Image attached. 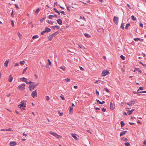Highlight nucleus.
<instances>
[{
    "label": "nucleus",
    "instance_id": "nucleus-56",
    "mask_svg": "<svg viewBox=\"0 0 146 146\" xmlns=\"http://www.w3.org/2000/svg\"><path fill=\"white\" fill-rule=\"evenodd\" d=\"M13 11L12 10V12L11 13V16L12 17H14V15L13 14Z\"/></svg>",
    "mask_w": 146,
    "mask_h": 146
},
{
    "label": "nucleus",
    "instance_id": "nucleus-12",
    "mask_svg": "<svg viewBox=\"0 0 146 146\" xmlns=\"http://www.w3.org/2000/svg\"><path fill=\"white\" fill-rule=\"evenodd\" d=\"M127 132V131H125L121 132L120 134V136L121 137L122 136L125 135V133Z\"/></svg>",
    "mask_w": 146,
    "mask_h": 146
},
{
    "label": "nucleus",
    "instance_id": "nucleus-48",
    "mask_svg": "<svg viewBox=\"0 0 146 146\" xmlns=\"http://www.w3.org/2000/svg\"><path fill=\"white\" fill-rule=\"evenodd\" d=\"M53 10L56 13L58 12V11L55 8L53 9Z\"/></svg>",
    "mask_w": 146,
    "mask_h": 146
},
{
    "label": "nucleus",
    "instance_id": "nucleus-2",
    "mask_svg": "<svg viewBox=\"0 0 146 146\" xmlns=\"http://www.w3.org/2000/svg\"><path fill=\"white\" fill-rule=\"evenodd\" d=\"M26 101H22L21 102V104L19 105L18 107L20 108H21L22 107L25 108L26 106Z\"/></svg>",
    "mask_w": 146,
    "mask_h": 146
},
{
    "label": "nucleus",
    "instance_id": "nucleus-37",
    "mask_svg": "<svg viewBox=\"0 0 146 146\" xmlns=\"http://www.w3.org/2000/svg\"><path fill=\"white\" fill-rule=\"evenodd\" d=\"M27 68V67L23 70V74H24L25 73V72H26Z\"/></svg>",
    "mask_w": 146,
    "mask_h": 146
},
{
    "label": "nucleus",
    "instance_id": "nucleus-41",
    "mask_svg": "<svg viewBox=\"0 0 146 146\" xmlns=\"http://www.w3.org/2000/svg\"><path fill=\"white\" fill-rule=\"evenodd\" d=\"M60 98L62 99L63 100H65V98H64V96L63 95H61L60 96Z\"/></svg>",
    "mask_w": 146,
    "mask_h": 146
},
{
    "label": "nucleus",
    "instance_id": "nucleus-40",
    "mask_svg": "<svg viewBox=\"0 0 146 146\" xmlns=\"http://www.w3.org/2000/svg\"><path fill=\"white\" fill-rule=\"evenodd\" d=\"M134 40H135V41H138V40H140L141 39H140L139 38H134Z\"/></svg>",
    "mask_w": 146,
    "mask_h": 146
},
{
    "label": "nucleus",
    "instance_id": "nucleus-47",
    "mask_svg": "<svg viewBox=\"0 0 146 146\" xmlns=\"http://www.w3.org/2000/svg\"><path fill=\"white\" fill-rule=\"evenodd\" d=\"M46 32L45 31V30L42 31L41 33V35H43L44 33H45Z\"/></svg>",
    "mask_w": 146,
    "mask_h": 146
},
{
    "label": "nucleus",
    "instance_id": "nucleus-39",
    "mask_svg": "<svg viewBox=\"0 0 146 146\" xmlns=\"http://www.w3.org/2000/svg\"><path fill=\"white\" fill-rule=\"evenodd\" d=\"M14 66L16 67L17 66H18L19 65V64L18 63H14Z\"/></svg>",
    "mask_w": 146,
    "mask_h": 146
},
{
    "label": "nucleus",
    "instance_id": "nucleus-34",
    "mask_svg": "<svg viewBox=\"0 0 146 146\" xmlns=\"http://www.w3.org/2000/svg\"><path fill=\"white\" fill-rule=\"evenodd\" d=\"M130 24L129 23H128V24H127L126 25L125 29H128L129 27L130 26Z\"/></svg>",
    "mask_w": 146,
    "mask_h": 146
},
{
    "label": "nucleus",
    "instance_id": "nucleus-5",
    "mask_svg": "<svg viewBox=\"0 0 146 146\" xmlns=\"http://www.w3.org/2000/svg\"><path fill=\"white\" fill-rule=\"evenodd\" d=\"M56 34V33H55L51 35H49L48 37V39L49 40H52L54 36H55Z\"/></svg>",
    "mask_w": 146,
    "mask_h": 146
},
{
    "label": "nucleus",
    "instance_id": "nucleus-49",
    "mask_svg": "<svg viewBox=\"0 0 146 146\" xmlns=\"http://www.w3.org/2000/svg\"><path fill=\"white\" fill-rule=\"evenodd\" d=\"M48 64H49V65H51V61H50V60L48 59Z\"/></svg>",
    "mask_w": 146,
    "mask_h": 146
},
{
    "label": "nucleus",
    "instance_id": "nucleus-64",
    "mask_svg": "<svg viewBox=\"0 0 146 146\" xmlns=\"http://www.w3.org/2000/svg\"><path fill=\"white\" fill-rule=\"evenodd\" d=\"M143 143L146 146V140L144 141Z\"/></svg>",
    "mask_w": 146,
    "mask_h": 146
},
{
    "label": "nucleus",
    "instance_id": "nucleus-10",
    "mask_svg": "<svg viewBox=\"0 0 146 146\" xmlns=\"http://www.w3.org/2000/svg\"><path fill=\"white\" fill-rule=\"evenodd\" d=\"M13 79V77L12 75H10L9 77L8 80L9 82H12Z\"/></svg>",
    "mask_w": 146,
    "mask_h": 146
},
{
    "label": "nucleus",
    "instance_id": "nucleus-30",
    "mask_svg": "<svg viewBox=\"0 0 146 146\" xmlns=\"http://www.w3.org/2000/svg\"><path fill=\"white\" fill-rule=\"evenodd\" d=\"M120 58L123 60H124L125 59V57L123 56L122 55H121L120 56Z\"/></svg>",
    "mask_w": 146,
    "mask_h": 146
},
{
    "label": "nucleus",
    "instance_id": "nucleus-22",
    "mask_svg": "<svg viewBox=\"0 0 146 146\" xmlns=\"http://www.w3.org/2000/svg\"><path fill=\"white\" fill-rule=\"evenodd\" d=\"M17 34L19 37V38H21L22 36L20 34V33L19 32H18L17 33Z\"/></svg>",
    "mask_w": 146,
    "mask_h": 146
},
{
    "label": "nucleus",
    "instance_id": "nucleus-9",
    "mask_svg": "<svg viewBox=\"0 0 146 146\" xmlns=\"http://www.w3.org/2000/svg\"><path fill=\"white\" fill-rule=\"evenodd\" d=\"M115 108V105L111 102L110 103V108L111 110H113Z\"/></svg>",
    "mask_w": 146,
    "mask_h": 146
},
{
    "label": "nucleus",
    "instance_id": "nucleus-35",
    "mask_svg": "<svg viewBox=\"0 0 146 146\" xmlns=\"http://www.w3.org/2000/svg\"><path fill=\"white\" fill-rule=\"evenodd\" d=\"M45 97L46 98V100L47 101H49L50 99V98L48 96H46Z\"/></svg>",
    "mask_w": 146,
    "mask_h": 146
},
{
    "label": "nucleus",
    "instance_id": "nucleus-52",
    "mask_svg": "<svg viewBox=\"0 0 146 146\" xmlns=\"http://www.w3.org/2000/svg\"><path fill=\"white\" fill-rule=\"evenodd\" d=\"M105 102H104V101H102V102H100V103H100V104H103L104 103H105Z\"/></svg>",
    "mask_w": 146,
    "mask_h": 146
},
{
    "label": "nucleus",
    "instance_id": "nucleus-8",
    "mask_svg": "<svg viewBox=\"0 0 146 146\" xmlns=\"http://www.w3.org/2000/svg\"><path fill=\"white\" fill-rule=\"evenodd\" d=\"M119 20L118 17H116L114 16L113 18V21L115 23L116 25H117L118 23V21Z\"/></svg>",
    "mask_w": 146,
    "mask_h": 146
},
{
    "label": "nucleus",
    "instance_id": "nucleus-38",
    "mask_svg": "<svg viewBox=\"0 0 146 146\" xmlns=\"http://www.w3.org/2000/svg\"><path fill=\"white\" fill-rule=\"evenodd\" d=\"M11 21V25H12V27H14V24L13 21V20H12Z\"/></svg>",
    "mask_w": 146,
    "mask_h": 146
},
{
    "label": "nucleus",
    "instance_id": "nucleus-21",
    "mask_svg": "<svg viewBox=\"0 0 146 146\" xmlns=\"http://www.w3.org/2000/svg\"><path fill=\"white\" fill-rule=\"evenodd\" d=\"M47 22L50 24L53 25V22L51 21H49V20H48L47 21Z\"/></svg>",
    "mask_w": 146,
    "mask_h": 146
},
{
    "label": "nucleus",
    "instance_id": "nucleus-44",
    "mask_svg": "<svg viewBox=\"0 0 146 146\" xmlns=\"http://www.w3.org/2000/svg\"><path fill=\"white\" fill-rule=\"evenodd\" d=\"M6 130L7 131H13L12 130V129L11 128H9L7 129H6Z\"/></svg>",
    "mask_w": 146,
    "mask_h": 146
},
{
    "label": "nucleus",
    "instance_id": "nucleus-29",
    "mask_svg": "<svg viewBox=\"0 0 146 146\" xmlns=\"http://www.w3.org/2000/svg\"><path fill=\"white\" fill-rule=\"evenodd\" d=\"M125 145L126 146H129V145H130V144L127 142H126L125 143Z\"/></svg>",
    "mask_w": 146,
    "mask_h": 146
},
{
    "label": "nucleus",
    "instance_id": "nucleus-54",
    "mask_svg": "<svg viewBox=\"0 0 146 146\" xmlns=\"http://www.w3.org/2000/svg\"><path fill=\"white\" fill-rule=\"evenodd\" d=\"M102 111L105 112L106 111V110L105 108H103L102 109Z\"/></svg>",
    "mask_w": 146,
    "mask_h": 146
},
{
    "label": "nucleus",
    "instance_id": "nucleus-57",
    "mask_svg": "<svg viewBox=\"0 0 146 146\" xmlns=\"http://www.w3.org/2000/svg\"><path fill=\"white\" fill-rule=\"evenodd\" d=\"M22 81H24V82H25L27 84H29V82H28V81H27V80H22Z\"/></svg>",
    "mask_w": 146,
    "mask_h": 146
},
{
    "label": "nucleus",
    "instance_id": "nucleus-26",
    "mask_svg": "<svg viewBox=\"0 0 146 146\" xmlns=\"http://www.w3.org/2000/svg\"><path fill=\"white\" fill-rule=\"evenodd\" d=\"M132 19L133 20V21H135L136 19V17H135L133 15H132L131 17Z\"/></svg>",
    "mask_w": 146,
    "mask_h": 146
},
{
    "label": "nucleus",
    "instance_id": "nucleus-7",
    "mask_svg": "<svg viewBox=\"0 0 146 146\" xmlns=\"http://www.w3.org/2000/svg\"><path fill=\"white\" fill-rule=\"evenodd\" d=\"M31 95L34 98L36 97L37 96L36 90L33 91L32 92Z\"/></svg>",
    "mask_w": 146,
    "mask_h": 146
},
{
    "label": "nucleus",
    "instance_id": "nucleus-31",
    "mask_svg": "<svg viewBox=\"0 0 146 146\" xmlns=\"http://www.w3.org/2000/svg\"><path fill=\"white\" fill-rule=\"evenodd\" d=\"M19 62L21 64L23 65L24 64V63L25 62L24 60H23L20 61Z\"/></svg>",
    "mask_w": 146,
    "mask_h": 146
},
{
    "label": "nucleus",
    "instance_id": "nucleus-53",
    "mask_svg": "<svg viewBox=\"0 0 146 146\" xmlns=\"http://www.w3.org/2000/svg\"><path fill=\"white\" fill-rule=\"evenodd\" d=\"M15 6L16 8H17L18 9H19V8L18 7V6L16 4H15Z\"/></svg>",
    "mask_w": 146,
    "mask_h": 146
},
{
    "label": "nucleus",
    "instance_id": "nucleus-58",
    "mask_svg": "<svg viewBox=\"0 0 146 146\" xmlns=\"http://www.w3.org/2000/svg\"><path fill=\"white\" fill-rule=\"evenodd\" d=\"M140 63L143 66H146V64H143L141 62H140Z\"/></svg>",
    "mask_w": 146,
    "mask_h": 146
},
{
    "label": "nucleus",
    "instance_id": "nucleus-36",
    "mask_svg": "<svg viewBox=\"0 0 146 146\" xmlns=\"http://www.w3.org/2000/svg\"><path fill=\"white\" fill-rule=\"evenodd\" d=\"M127 114H128L129 115H131L132 113L130 111V110H128V112H127Z\"/></svg>",
    "mask_w": 146,
    "mask_h": 146
},
{
    "label": "nucleus",
    "instance_id": "nucleus-14",
    "mask_svg": "<svg viewBox=\"0 0 146 146\" xmlns=\"http://www.w3.org/2000/svg\"><path fill=\"white\" fill-rule=\"evenodd\" d=\"M17 143L15 141L11 142L10 145L11 146H13L16 145Z\"/></svg>",
    "mask_w": 146,
    "mask_h": 146
},
{
    "label": "nucleus",
    "instance_id": "nucleus-18",
    "mask_svg": "<svg viewBox=\"0 0 146 146\" xmlns=\"http://www.w3.org/2000/svg\"><path fill=\"white\" fill-rule=\"evenodd\" d=\"M84 35H85V36L87 38H89L91 37L90 36V35H89V34H88L85 33H84Z\"/></svg>",
    "mask_w": 146,
    "mask_h": 146
},
{
    "label": "nucleus",
    "instance_id": "nucleus-50",
    "mask_svg": "<svg viewBox=\"0 0 146 146\" xmlns=\"http://www.w3.org/2000/svg\"><path fill=\"white\" fill-rule=\"evenodd\" d=\"M80 69L81 70H82V71H84V69L82 67L80 66Z\"/></svg>",
    "mask_w": 146,
    "mask_h": 146
},
{
    "label": "nucleus",
    "instance_id": "nucleus-51",
    "mask_svg": "<svg viewBox=\"0 0 146 146\" xmlns=\"http://www.w3.org/2000/svg\"><path fill=\"white\" fill-rule=\"evenodd\" d=\"M67 10L69 12H70V10L69 8V7H68V6L67 7Z\"/></svg>",
    "mask_w": 146,
    "mask_h": 146
},
{
    "label": "nucleus",
    "instance_id": "nucleus-59",
    "mask_svg": "<svg viewBox=\"0 0 146 146\" xmlns=\"http://www.w3.org/2000/svg\"><path fill=\"white\" fill-rule=\"evenodd\" d=\"M133 93H134V94H139V93H140V92H135V91H133Z\"/></svg>",
    "mask_w": 146,
    "mask_h": 146
},
{
    "label": "nucleus",
    "instance_id": "nucleus-6",
    "mask_svg": "<svg viewBox=\"0 0 146 146\" xmlns=\"http://www.w3.org/2000/svg\"><path fill=\"white\" fill-rule=\"evenodd\" d=\"M109 73V72L107 70H104L102 72V75L103 76L108 75Z\"/></svg>",
    "mask_w": 146,
    "mask_h": 146
},
{
    "label": "nucleus",
    "instance_id": "nucleus-62",
    "mask_svg": "<svg viewBox=\"0 0 146 146\" xmlns=\"http://www.w3.org/2000/svg\"><path fill=\"white\" fill-rule=\"evenodd\" d=\"M140 93H146V91H141L140 92Z\"/></svg>",
    "mask_w": 146,
    "mask_h": 146
},
{
    "label": "nucleus",
    "instance_id": "nucleus-63",
    "mask_svg": "<svg viewBox=\"0 0 146 146\" xmlns=\"http://www.w3.org/2000/svg\"><path fill=\"white\" fill-rule=\"evenodd\" d=\"M74 88L76 89H77L78 88V86H74Z\"/></svg>",
    "mask_w": 146,
    "mask_h": 146
},
{
    "label": "nucleus",
    "instance_id": "nucleus-16",
    "mask_svg": "<svg viewBox=\"0 0 146 146\" xmlns=\"http://www.w3.org/2000/svg\"><path fill=\"white\" fill-rule=\"evenodd\" d=\"M9 61V59L7 60L5 62L4 65L5 66H7L8 64Z\"/></svg>",
    "mask_w": 146,
    "mask_h": 146
},
{
    "label": "nucleus",
    "instance_id": "nucleus-43",
    "mask_svg": "<svg viewBox=\"0 0 146 146\" xmlns=\"http://www.w3.org/2000/svg\"><path fill=\"white\" fill-rule=\"evenodd\" d=\"M46 17H44L40 20V21H43L45 19Z\"/></svg>",
    "mask_w": 146,
    "mask_h": 146
},
{
    "label": "nucleus",
    "instance_id": "nucleus-27",
    "mask_svg": "<svg viewBox=\"0 0 146 146\" xmlns=\"http://www.w3.org/2000/svg\"><path fill=\"white\" fill-rule=\"evenodd\" d=\"M132 102H133V101H131V103H127V104L130 106H131L133 105L134 103H131Z\"/></svg>",
    "mask_w": 146,
    "mask_h": 146
},
{
    "label": "nucleus",
    "instance_id": "nucleus-33",
    "mask_svg": "<svg viewBox=\"0 0 146 146\" xmlns=\"http://www.w3.org/2000/svg\"><path fill=\"white\" fill-rule=\"evenodd\" d=\"M60 68L64 71H65V67L64 66L63 67V66H61L60 67Z\"/></svg>",
    "mask_w": 146,
    "mask_h": 146
},
{
    "label": "nucleus",
    "instance_id": "nucleus-3",
    "mask_svg": "<svg viewBox=\"0 0 146 146\" xmlns=\"http://www.w3.org/2000/svg\"><path fill=\"white\" fill-rule=\"evenodd\" d=\"M38 84L39 83H38L36 84H30L29 86V90L30 91H32L34 89V88L37 86Z\"/></svg>",
    "mask_w": 146,
    "mask_h": 146
},
{
    "label": "nucleus",
    "instance_id": "nucleus-24",
    "mask_svg": "<svg viewBox=\"0 0 146 146\" xmlns=\"http://www.w3.org/2000/svg\"><path fill=\"white\" fill-rule=\"evenodd\" d=\"M65 80L67 82H69L70 81V78H66L65 79Z\"/></svg>",
    "mask_w": 146,
    "mask_h": 146
},
{
    "label": "nucleus",
    "instance_id": "nucleus-4",
    "mask_svg": "<svg viewBox=\"0 0 146 146\" xmlns=\"http://www.w3.org/2000/svg\"><path fill=\"white\" fill-rule=\"evenodd\" d=\"M25 84L24 83L21 84L18 87V89L21 90H23L25 89Z\"/></svg>",
    "mask_w": 146,
    "mask_h": 146
},
{
    "label": "nucleus",
    "instance_id": "nucleus-61",
    "mask_svg": "<svg viewBox=\"0 0 146 146\" xmlns=\"http://www.w3.org/2000/svg\"><path fill=\"white\" fill-rule=\"evenodd\" d=\"M46 67L47 68H49V67L48 64H47L46 66Z\"/></svg>",
    "mask_w": 146,
    "mask_h": 146
},
{
    "label": "nucleus",
    "instance_id": "nucleus-15",
    "mask_svg": "<svg viewBox=\"0 0 146 146\" xmlns=\"http://www.w3.org/2000/svg\"><path fill=\"white\" fill-rule=\"evenodd\" d=\"M45 31L46 32H50L51 31V29L47 27H46L45 28Z\"/></svg>",
    "mask_w": 146,
    "mask_h": 146
},
{
    "label": "nucleus",
    "instance_id": "nucleus-46",
    "mask_svg": "<svg viewBox=\"0 0 146 146\" xmlns=\"http://www.w3.org/2000/svg\"><path fill=\"white\" fill-rule=\"evenodd\" d=\"M105 90L106 92H107L109 93L110 92V91L108 90L106 88H105Z\"/></svg>",
    "mask_w": 146,
    "mask_h": 146
},
{
    "label": "nucleus",
    "instance_id": "nucleus-25",
    "mask_svg": "<svg viewBox=\"0 0 146 146\" xmlns=\"http://www.w3.org/2000/svg\"><path fill=\"white\" fill-rule=\"evenodd\" d=\"M70 112H72L73 110V108L72 107H70Z\"/></svg>",
    "mask_w": 146,
    "mask_h": 146
},
{
    "label": "nucleus",
    "instance_id": "nucleus-23",
    "mask_svg": "<svg viewBox=\"0 0 146 146\" xmlns=\"http://www.w3.org/2000/svg\"><path fill=\"white\" fill-rule=\"evenodd\" d=\"M54 17V15H50L48 16V18L50 19H52L53 17Z\"/></svg>",
    "mask_w": 146,
    "mask_h": 146
},
{
    "label": "nucleus",
    "instance_id": "nucleus-45",
    "mask_svg": "<svg viewBox=\"0 0 146 146\" xmlns=\"http://www.w3.org/2000/svg\"><path fill=\"white\" fill-rule=\"evenodd\" d=\"M57 2H55L54 3V7H56V6H57Z\"/></svg>",
    "mask_w": 146,
    "mask_h": 146
},
{
    "label": "nucleus",
    "instance_id": "nucleus-42",
    "mask_svg": "<svg viewBox=\"0 0 146 146\" xmlns=\"http://www.w3.org/2000/svg\"><path fill=\"white\" fill-rule=\"evenodd\" d=\"M58 112L59 113L60 116H61L63 115V113H62V112L60 113L59 111H58Z\"/></svg>",
    "mask_w": 146,
    "mask_h": 146
},
{
    "label": "nucleus",
    "instance_id": "nucleus-19",
    "mask_svg": "<svg viewBox=\"0 0 146 146\" xmlns=\"http://www.w3.org/2000/svg\"><path fill=\"white\" fill-rule=\"evenodd\" d=\"M124 23H122L121 24V25L120 27L121 29H124Z\"/></svg>",
    "mask_w": 146,
    "mask_h": 146
},
{
    "label": "nucleus",
    "instance_id": "nucleus-55",
    "mask_svg": "<svg viewBox=\"0 0 146 146\" xmlns=\"http://www.w3.org/2000/svg\"><path fill=\"white\" fill-rule=\"evenodd\" d=\"M143 87H140L139 88V90H143Z\"/></svg>",
    "mask_w": 146,
    "mask_h": 146
},
{
    "label": "nucleus",
    "instance_id": "nucleus-1",
    "mask_svg": "<svg viewBox=\"0 0 146 146\" xmlns=\"http://www.w3.org/2000/svg\"><path fill=\"white\" fill-rule=\"evenodd\" d=\"M48 133L56 138L59 139L61 137V136L59 135L56 133L52 132L51 131H49L48 132Z\"/></svg>",
    "mask_w": 146,
    "mask_h": 146
},
{
    "label": "nucleus",
    "instance_id": "nucleus-17",
    "mask_svg": "<svg viewBox=\"0 0 146 146\" xmlns=\"http://www.w3.org/2000/svg\"><path fill=\"white\" fill-rule=\"evenodd\" d=\"M98 31L99 32L103 33L104 32V30L103 28H100L98 30Z\"/></svg>",
    "mask_w": 146,
    "mask_h": 146
},
{
    "label": "nucleus",
    "instance_id": "nucleus-13",
    "mask_svg": "<svg viewBox=\"0 0 146 146\" xmlns=\"http://www.w3.org/2000/svg\"><path fill=\"white\" fill-rule=\"evenodd\" d=\"M72 137L76 140H77L78 139V138L76 136V134H72Z\"/></svg>",
    "mask_w": 146,
    "mask_h": 146
},
{
    "label": "nucleus",
    "instance_id": "nucleus-32",
    "mask_svg": "<svg viewBox=\"0 0 146 146\" xmlns=\"http://www.w3.org/2000/svg\"><path fill=\"white\" fill-rule=\"evenodd\" d=\"M121 126L122 127H123L125 125V123L123 121H121Z\"/></svg>",
    "mask_w": 146,
    "mask_h": 146
},
{
    "label": "nucleus",
    "instance_id": "nucleus-20",
    "mask_svg": "<svg viewBox=\"0 0 146 146\" xmlns=\"http://www.w3.org/2000/svg\"><path fill=\"white\" fill-rule=\"evenodd\" d=\"M39 36L37 35H35L33 36L32 37V38L33 39H35V38H38Z\"/></svg>",
    "mask_w": 146,
    "mask_h": 146
},
{
    "label": "nucleus",
    "instance_id": "nucleus-60",
    "mask_svg": "<svg viewBox=\"0 0 146 146\" xmlns=\"http://www.w3.org/2000/svg\"><path fill=\"white\" fill-rule=\"evenodd\" d=\"M127 7L130 9H131V7L128 4H127Z\"/></svg>",
    "mask_w": 146,
    "mask_h": 146
},
{
    "label": "nucleus",
    "instance_id": "nucleus-28",
    "mask_svg": "<svg viewBox=\"0 0 146 146\" xmlns=\"http://www.w3.org/2000/svg\"><path fill=\"white\" fill-rule=\"evenodd\" d=\"M39 10L40 9H39V8H38L37 9L36 11L35 12V13L36 15L38 13L39 11Z\"/></svg>",
    "mask_w": 146,
    "mask_h": 146
},
{
    "label": "nucleus",
    "instance_id": "nucleus-11",
    "mask_svg": "<svg viewBox=\"0 0 146 146\" xmlns=\"http://www.w3.org/2000/svg\"><path fill=\"white\" fill-rule=\"evenodd\" d=\"M57 23L60 25H61L62 24V20L60 19H58L57 20Z\"/></svg>",
    "mask_w": 146,
    "mask_h": 146
}]
</instances>
